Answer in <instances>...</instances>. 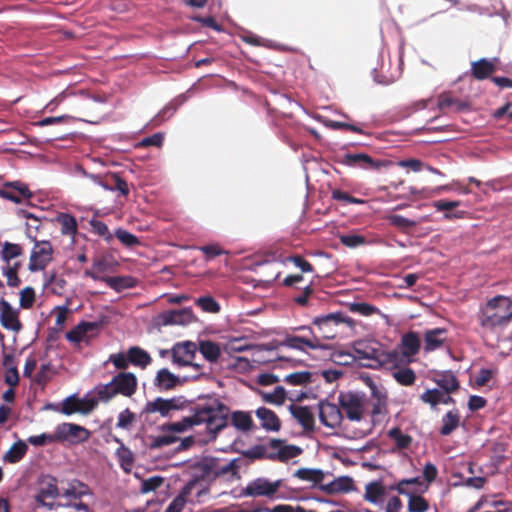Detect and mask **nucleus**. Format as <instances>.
<instances>
[{"label": "nucleus", "instance_id": "f257e3e1", "mask_svg": "<svg viewBox=\"0 0 512 512\" xmlns=\"http://www.w3.org/2000/svg\"><path fill=\"white\" fill-rule=\"evenodd\" d=\"M228 408L220 401L213 399L195 408L191 416L180 421L164 425L163 431L183 433L196 425L205 424L208 431L216 433L227 424Z\"/></svg>", "mask_w": 512, "mask_h": 512}, {"label": "nucleus", "instance_id": "f03ea898", "mask_svg": "<svg viewBox=\"0 0 512 512\" xmlns=\"http://www.w3.org/2000/svg\"><path fill=\"white\" fill-rule=\"evenodd\" d=\"M279 347L293 349L302 353H308L310 350L329 351L332 345L321 343L317 338V333L312 326L292 327L287 331L283 338L278 342Z\"/></svg>", "mask_w": 512, "mask_h": 512}, {"label": "nucleus", "instance_id": "7ed1b4c3", "mask_svg": "<svg viewBox=\"0 0 512 512\" xmlns=\"http://www.w3.org/2000/svg\"><path fill=\"white\" fill-rule=\"evenodd\" d=\"M286 488L284 480L277 479L271 481L264 477L256 478L250 481L243 490V494L249 497H265L270 500H292L295 498V492Z\"/></svg>", "mask_w": 512, "mask_h": 512}, {"label": "nucleus", "instance_id": "20e7f679", "mask_svg": "<svg viewBox=\"0 0 512 512\" xmlns=\"http://www.w3.org/2000/svg\"><path fill=\"white\" fill-rule=\"evenodd\" d=\"M512 318V300L498 295L491 299L483 310L481 325L488 330H496L507 325Z\"/></svg>", "mask_w": 512, "mask_h": 512}, {"label": "nucleus", "instance_id": "39448f33", "mask_svg": "<svg viewBox=\"0 0 512 512\" xmlns=\"http://www.w3.org/2000/svg\"><path fill=\"white\" fill-rule=\"evenodd\" d=\"M197 346L195 343L186 341L183 343H177L172 348V361L178 366H189L194 370V374L186 376L185 379L198 380L201 378H209L212 369L210 366L200 365L193 363L196 356Z\"/></svg>", "mask_w": 512, "mask_h": 512}, {"label": "nucleus", "instance_id": "423d86ee", "mask_svg": "<svg viewBox=\"0 0 512 512\" xmlns=\"http://www.w3.org/2000/svg\"><path fill=\"white\" fill-rule=\"evenodd\" d=\"M338 401L348 420L364 425L366 418V398L364 394L357 392L340 393Z\"/></svg>", "mask_w": 512, "mask_h": 512}, {"label": "nucleus", "instance_id": "0eeeda50", "mask_svg": "<svg viewBox=\"0 0 512 512\" xmlns=\"http://www.w3.org/2000/svg\"><path fill=\"white\" fill-rule=\"evenodd\" d=\"M348 320L341 313H330L317 316L312 320V326L316 328L317 338L321 343L334 339L338 334V326Z\"/></svg>", "mask_w": 512, "mask_h": 512}, {"label": "nucleus", "instance_id": "6e6552de", "mask_svg": "<svg viewBox=\"0 0 512 512\" xmlns=\"http://www.w3.org/2000/svg\"><path fill=\"white\" fill-rule=\"evenodd\" d=\"M89 493L90 490L87 485L78 480H72L67 483L66 487H62L60 489L57 506L74 507L77 510H84L86 512V506L80 501V499Z\"/></svg>", "mask_w": 512, "mask_h": 512}, {"label": "nucleus", "instance_id": "1a4fd4ad", "mask_svg": "<svg viewBox=\"0 0 512 512\" xmlns=\"http://www.w3.org/2000/svg\"><path fill=\"white\" fill-rule=\"evenodd\" d=\"M421 347V340L418 333L410 331L401 337L399 345L400 352L393 351L388 354V361L394 363L398 362L410 363L412 358L419 352Z\"/></svg>", "mask_w": 512, "mask_h": 512}, {"label": "nucleus", "instance_id": "9d476101", "mask_svg": "<svg viewBox=\"0 0 512 512\" xmlns=\"http://www.w3.org/2000/svg\"><path fill=\"white\" fill-rule=\"evenodd\" d=\"M60 489L56 479L50 476L43 478L39 484V490L34 497L36 507L53 509L59 501Z\"/></svg>", "mask_w": 512, "mask_h": 512}, {"label": "nucleus", "instance_id": "9b49d317", "mask_svg": "<svg viewBox=\"0 0 512 512\" xmlns=\"http://www.w3.org/2000/svg\"><path fill=\"white\" fill-rule=\"evenodd\" d=\"M34 246L30 253L28 269L30 272L44 270L53 259V247L49 241H33Z\"/></svg>", "mask_w": 512, "mask_h": 512}, {"label": "nucleus", "instance_id": "f8f14e48", "mask_svg": "<svg viewBox=\"0 0 512 512\" xmlns=\"http://www.w3.org/2000/svg\"><path fill=\"white\" fill-rule=\"evenodd\" d=\"M56 438L60 443L77 445L86 442L90 438V431L83 426L74 423H61L55 427Z\"/></svg>", "mask_w": 512, "mask_h": 512}, {"label": "nucleus", "instance_id": "ddd939ff", "mask_svg": "<svg viewBox=\"0 0 512 512\" xmlns=\"http://www.w3.org/2000/svg\"><path fill=\"white\" fill-rule=\"evenodd\" d=\"M185 403L186 401L181 397H173L170 399L157 397L145 404L142 413L146 415L158 413L162 417H168L172 412L183 409Z\"/></svg>", "mask_w": 512, "mask_h": 512}, {"label": "nucleus", "instance_id": "4468645a", "mask_svg": "<svg viewBox=\"0 0 512 512\" xmlns=\"http://www.w3.org/2000/svg\"><path fill=\"white\" fill-rule=\"evenodd\" d=\"M0 323L1 325L14 333L22 330V324L19 319V309L13 307L5 299L0 300Z\"/></svg>", "mask_w": 512, "mask_h": 512}, {"label": "nucleus", "instance_id": "2eb2a0df", "mask_svg": "<svg viewBox=\"0 0 512 512\" xmlns=\"http://www.w3.org/2000/svg\"><path fill=\"white\" fill-rule=\"evenodd\" d=\"M386 412H387V401H385V400L374 401L370 418L368 419V416L366 415L363 427L358 429L354 433L353 437L354 438H362V437L368 435L371 432L373 426L376 423H379L380 421H382Z\"/></svg>", "mask_w": 512, "mask_h": 512}, {"label": "nucleus", "instance_id": "dca6fc26", "mask_svg": "<svg viewBox=\"0 0 512 512\" xmlns=\"http://www.w3.org/2000/svg\"><path fill=\"white\" fill-rule=\"evenodd\" d=\"M319 419L327 428L335 429L342 423L343 414L336 404L321 402L319 404Z\"/></svg>", "mask_w": 512, "mask_h": 512}, {"label": "nucleus", "instance_id": "f3484780", "mask_svg": "<svg viewBox=\"0 0 512 512\" xmlns=\"http://www.w3.org/2000/svg\"><path fill=\"white\" fill-rule=\"evenodd\" d=\"M117 395L112 381L106 384H99L84 396L89 409H93L99 402H108Z\"/></svg>", "mask_w": 512, "mask_h": 512}, {"label": "nucleus", "instance_id": "a211bd4d", "mask_svg": "<svg viewBox=\"0 0 512 512\" xmlns=\"http://www.w3.org/2000/svg\"><path fill=\"white\" fill-rule=\"evenodd\" d=\"M32 196L27 185L22 182L15 181L6 183L0 190V197L10 200L14 203H22L24 200L29 199Z\"/></svg>", "mask_w": 512, "mask_h": 512}, {"label": "nucleus", "instance_id": "6ab92c4d", "mask_svg": "<svg viewBox=\"0 0 512 512\" xmlns=\"http://www.w3.org/2000/svg\"><path fill=\"white\" fill-rule=\"evenodd\" d=\"M112 384L115 387V391L125 397H131L137 390V378L131 372H121L112 378Z\"/></svg>", "mask_w": 512, "mask_h": 512}, {"label": "nucleus", "instance_id": "aec40b11", "mask_svg": "<svg viewBox=\"0 0 512 512\" xmlns=\"http://www.w3.org/2000/svg\"><path fill=\"white\" fill-rule=\"evenodd\" d=\"M100 326V322L82 321L66 333V339L69 342L78 345L82 341H88L90 333L97 330Z\"/></svg>", "mask_w": 512, "mask_h": 512}, {"label": "nucleus", "instance_id": "412c9836", "mask_svg": "<svg viewBox=\"0 0 512 512\" xmlns=\"http://www.w3.org/2000/svg\"><path fill=\"white\" fill-rule=\"evenodd\" d=\"M391 489L397 491L399 494L408 496L426 492L428 490V484H424L421 477H414L398 481L395 485L391 486Z\"/></svg>", "mask_w": 512, "mask_h": 512}, {"label": "nucleus", "instance_id": "4be33fe9", "mask_svg": "<svg viewBox=\"0 0 512 512\" xmlns=\"http://www.w3.org/2000/svg\"><path fill=\"white\" fill-rule=\"evenodd\" d=\"M447 339V330L444 328H434L424 333V350L431 352L439 349Z\"/></svg>", "mask_w": 512, "mask_h": 512}, {"label": "nucleus", "instance_id": "5701e85b", "mask_svg": "<svg viewBox=\"0 0 512 512\" xmlns=\"http://www.w3.org/2000/svg\"><path fill=\"white\" fill-rule=\"evenodd\" d=\"M321 490L327 494L347 493L354 489L353 479L349 476H340L321 485Z\"/></svg>", "mask_w": 512, "mask_h": 512}, {"label": "nucleus", "instance_id": "b1692460", "mask_svg": "<svg viewBox=\"0 0 512 512\" xmlns=\"http://www.w3.org/2000/svg\"><path fill=\"white\" fill-rule=\"evenodd\" d=\"M55 222L58 224L61 234L71 238L72 242H74V238L78 232L76 218L68 213H58L55 216Z\"/></svg>", "mask_w": 512, "mask_h": 512}, {"label": "nucleus", "instance_id": "393cba45", "mask_svg": "<svg viewBox=\"0 0 512 512\" xmlns=\"http://www.w3.org/2000/svg\"><path fill=\"white\" fill-rule=\"evenodd\" d=\"M270 445L271 448L275 451L276 457L280 461H288L302 453V449L300 447L286 444L281 440H272Z\"/></svg>", "mask_w": 512, "mask_h": 512}, {"label": "nucleus", "instance_id": "a878e982", "mask_svg": "<svg viewBox=\"0 0 512 512\" xmlns=\"http://www.w3.org/2000/svg\"><path fill=\"white\" fill-rule=\"evenodd\" d=\"M387 490L380 481L370 482L365 486L364 498L370 503L382 506L385 502Z\"/></svg>", "mask_w": 512, "mask_h": 512}, {"label": "nucleus", "instance_id": "bb28decb", "mask_svg": "<svg viewBox=\"0 0 512 512\" xmlns=\"http://www.w3.org/2000/svg\"><path fill=\"white\" fill-rule=\"evenodd\" d=\"M289 409L293 418L303 427V429L312 430L314 428V415L310 408L292 404Z\"/></svg>", "mask_w": 512, "mask_h": 512}, {"label": "nucleus", "instance_id": "cd10ccee", "mask_svg": "<svg viewBox=\"0 0 512 512\" xmlns=\"http://www.w3.org/2000/svg\"><path fill=\"white\" fill-rule=\"evenodd\" d=\"M256 416L260 420V425L267 431H279L281 427L278 416L266 407H260L256 410Z\"/></svg>", "mask_w": 512, "mask_h": 512}, {"label": "nucleus", "instance_id": "c85d7f7f", "mask_svg": "<svg viewBox=\"0 0 512 512\" xmlns=\"http://www.w3.org/2000/svg\"><path fill=\"white\" fill-rule=\"evenodd\" d=\"M181 381L178 376L174 375L167 368L160 369L154 379V385L160 391H166L180 385Z\"/></svg>", "mask_w": 512, "mask_h": 512}, {"label": "nucleus", "instance_id": "c756f323", "mask_svg": "<svg viewBox=\"0 0 512 512\" xmlns=\"http://www.w3.org/2000/svg\"><path fill=\"white\" fill-rule=\"evenodd\" d=\"M420 399L435 408L438 404H449L453 402L450 394L440 389H428L421 394Z\"/></svg>", "mask_w": 512, "mask_h": 512}, {"label": "nucleus", "instance_id": "7c9ffc66", "mask_svg": "<svg viewBox=\"0 0 512 512\" xmlns=\"http://www.w3.org/2000/svg\"><path fill=\"white\" fill-rule=\"evenodd\" d=\"M498 60L496 58L492 60L480 59L479 61L473 62L471 65V71L476 79L483 80L488 78L495 71V64Z\"/></svg>", "mask_w": 512, "mask_h": 512}, {"label": "nucleus", "instance_id": "2f4dec72", "mask_svg": "<svg viewBox=\"0 0 512 512\" xmlns=\"http://www.w3.org/2000/svg\"><path fill=\"white\" fill-rule=\"evenodd\" d=\"M116 442L119 443V447L115 452L117 461L125 473H130L134 467V454L119 439H116Z\"/></svg>", "mask_w": 512, "mask_h": 512}, {"label": "nucleus", "instance_id": "473e14b6", "mask_svg": "<svg viewBox=\"0 0 512 512\" xmlns=\"http://www.w3.org/2000/svg\"><path fill=\"white\" fill-rule=\"evenodd\" d=\"M345 159L346 164L349 166L363 169H378L380 167L379 163L375 162L372 157L364 153L347 154Z\"/></svg>", "mask_w": 512, "mask_h": 512}, {"label": "nucleus", "instance_id": "72a5a7b5", "mask_svg": "<svg viewBox=\"0 0 512 512\" xmlns=\"http://www.w3.org/2000/svg\"><path fill=\"white\" fill-rule=\"evenodd\" d=\"M23 253V249L19 244L4 242L0 252V258L3 264L21 263L18 257Z\"/></svg>", "mask_w": 512, "mask_h": 512}, {"label": "nucleus", "instance_id": "f704fd0d", "mask_svg": "<svg viewBox=\"0 0 512 512\" xmlns=\"http://www.w3.org/2000/svg\"><path fill=\"white\" fill-rule=\"evenodd\" d=\"M161 318L165 325H185L191 321L192 314L186 309L175 310L164 313Z\"/></svg>", "mask_w": 512, "mask_h": 512}, {"label": "nucleus", "instance_id": "c9c22d12", "mask_svg": "<svg viewBox=\"0 0 512 512\" xmlns=\"http://www.w3.org/2000/svg\"><path fill=\"white\" fill-rule=\"evenodd\" d=\"M90 410L91 409H89V405L84 400V397L82 399H78L75 396L66 398L61 407V412L65 415H71L76 412H88Z\"/></svg>", "mask_w": 512, "mask_h": 512}, {"label": "nucleus", "instance_id": "e433bc0d", "mask_svg": "<svg viewBox=\"0 0 512 512\" xmlns=\"http://www.w3.org/2000/svg\"><path fill=\"white\" fill-rule=\"evenodd\" d=\"M438 107L441 110L449 109L453 112H461L467 110L469 105L467 102L453 98L449 94H441L438 97Z\"/></svg>", "mask_w": 512, "mask_h": 512}, {"label": "nucleus", "instance_id": "4c0bfd02", "mask_svg": "<svg viewBox=\"0 0 512 512\" xmlns=\"http://www.w3.org/2000/svg\"><path fill=\"white\" fill-rule=\"evenodd\" d=\"M130 364L140 367L146 368L152 361L150 354L144 349L133 346L128 349Z\"/></svg>", "mask_w": 512, "mask_h": 512}, {"label": "nucleus", "instance_id": "58836bf2", "mask_svg": "<svg viewBox=\"0 0 512 512\" xmlns=\"http://www.w3.org/2000/svg\"><path fill=\"white\" fill-rule=\"evenodd\" d=\"M27 450V444L24 441L19 440L15 442L3 455V461L11 464L18 463L26 455Z\"/></svg>", "mask_w": 512, "mask_h": 512}, {"label": "nucleus", "instance_id": "ea45409f", "mask_svg": "<svg viewBox=\"0 0 512 512\" xmlns=\"http://www.w3.org/2000/svg\"><path fill=\"white\" fill-rule=\"evenodd\" d=\"M460 423V414L458 410L448 411L442 418V426L440 428V434L447 436L450 435Z\"/></svg>", "mask_w": 512, "mask_h": 512}, {"label": "nucleus", "instance_id": "a19ab883", "mask_svg": "<svg viewBox=\"0 0 512 512\" xmlns=\"http://www.w3.org/2000/svg\"><path fill=\"white\" fill-rule=\"evenodd\" d=\"M21 263H13V264H2L1 272L4 277H6L7 285L9 287L16 288L20 285L21 280L18 277V271L21 268Z\"/></svg>", "mask_w": 512, "mask_h": 512}, {"label": "nucleus", "instance_id": "79ce46f5", "mask_svg": "<svg viewBox=\"0 0 512 512\" xmlns=\"http://www.w3.org/2000/svg\"><path fill=\"white\" fill-rule=\"evenodd\" d=\"M232 425L241 431H249L253 426V420L249 412L235 411L231 414Z\"/></svg>", "mask_w": 512, "mask_h": 512}, {"label": "nucleus", "instance_id": "37998d69", "mask_svg": "<svg viewBox=\"0 0 512 512\" xmlns=\"http://www.w3.org/2000/svg\"><path fill=\"white\" fill-rule=\"evenodd\" d=\"M324 472L320 469L301 468L294 473V477L310 482L312 484L321 483L324 479Z\"/></svg>", "mask_w": 512, "mask_h": 512}, {"label": "nucleus", "instance_id": "c03bdc74", "mask_svg": "<svg viewBox=\"0 0 512 512\" xmlns=\"http://www.w3.org/2000/svg\"><path fill=\"white\" fill-rule=\"evenodd\" d=\"M199 351L203 355V357L213 363L216 362L221 354V349L218 344L212 341H201L199 343Z\"/></svg>", "mask_w": 512, "mask_h": 512}, {"label": "nucleus", "instance_id": "a18cd8bd", "mask_svg": "<svg viewBox=\"0 0 512 512\" xmlns=\"http://www.w3.org/2000/svg\"><path fill=\"white\" fill-rule=\"evenodd\" d=\"M440 390L451 393L458 389L459 383L456 376L451 372H445L437 376L435 379Z\"/></svg>", "mask_w": 512, "mask_h": 512}, {"label": "nucleus", "instance_id": "49530a36", "mask_svg": "<svg viewBox=\"0 0 512 512\" xmlns=\"http://www.w3.org/2000/svg\"><path fill=\"white\" fill-rule=\"evenodd\" d=\"M195 485L194 481H190L185 485L182 492L175 497L172 502L167 507L170 512H181L186 504V495L191 491L193 486Z\"/></svg>", "mask_w": 512, "mask_h": 512}, {"label": "nucleus", "instance_id": "de8ad7c7", "mask_svg": "<svg viewBox=\"0 0 512 512\" xmlns=\"http://www.w3.org/2000/svg\"><path fill=\"white\" fill-rule=\"evenodd\" d=\"M261 397L267 403L282 405L286 400V391L282 386H277L270 392H261Z\"/></svg>", "mask_w": 512, "mask_h": 512}, {"label": "nucleus", "instance_id": "09e8293b", "mask_svg": "<svg viewBox=\"0 0 512 512\" xmlns=\"http://www.w3.org/2000/svg\"><path fill=\"white\" fill-rule=\"evenodd\" d=\"M4 366L7 367L5 382L10 386H16L19 382V375L12 356L6 355L4 357Z\"/></svg>", "mask_w": 512, "mask_h": 512}, {"label": "nucleus", "instance_id": "8fccbe9b", "mask_svg": "<svg viewBox=\"0 0 512 512\" xmlns=\"http://www.w3.org/2000/svg\"><path fill=\"white\" fill-rule=\"evenodd\" d=\"M393 378L401 385L410 386L414 384L416 380L415 372L408 367L399 368L393 373Z\"/></svg>", "mask_w": 512, "mask_h": 512}, {"label": "nucleus", "instance_id": "3c124183", "mask_svg": "<svg viewBox=\"0 0 512 512\" xmlns=\"http://www.w3.org/2000/svg\"><path fill=\"white\" fill-rule=\"evenodd\" d=\"M388 436L395 442L399 449H406L411 445L412 438L403 433L399 428H392L388 431Z\"/></svg>", "mask_w": 512, "mask_h": 512}, {"label": "nucleus", "instance_id": "603ef678", "mask_svg": "<svg viewBox=\"0 0 512 512\" xmlns=\"http://www.w3.org/2000/svg\"><path fill=\"white\" fill-rule=\"evenodd\" d=\"M252 348H254V346L248 343L244 338H231L224 346V350L227 353L242 352Z\"/></svg>", "mask_w": 512, "mask_h": 512}, {"label": "nucleus", "instance_id": "864d4df0", "mask_svg": "<svg viewBox=\"0 0 512 512\" xmlns=\"http://www.w3.org/2000/svg\"><path fill=\"white\" fill-rule=\"evenodd\" d=\"M408 511L409 512H427L429 509L428 501L419 494L408 495Z\"/></svg>", "mask_w": 512, "mask_h": 512}, {"label": "nucleus", "instance_id": "5fc2aeb1", "mask_svg": "<svg viewBox=\"0 0 512 512\" xmlns=\"http://www.w3.org/2000/svg\"><path fill=\"white\" fill-rule=\"evenodd\" d=\"M27 442L33 446H46L58 443L56 438V429L53 433H42L40 435H33L28 437Z\"/></svg>", "mask_w": 512, "mask_h": 512}, {"label": "nucleus", "instance_id": "6e6d98bb", "mask_svg": "<svg viewBox=\"0 0 512 512\" xmlns=\"http://www.w3.org/2000/svg\"><path fill=\"white\" fill-rule=\"evenodd\" d=\"M340 242L349 248H356L367 243L366 238L357 233L342 234L339 236Z\"/></svg>", "mask_w": 512, "mask_h": 512}, {"label": "nucleus", "instance_id": "4d7b16f0", "mask_svg": "<svg viewBox=\"0 0 512 512\" xmlns=\"http://www.w3.org/2000/svg\"><path fill=\"white\" fill-rule=\"evenodd\" d=\"M135 421V414L131 412L129 409H125L119 413L116 427L124 430H129L133 426Z\"/></svg>", "mask_w": 512, "mask_h": 512}, {"label": "nucleus", "instance_id": "13d9d810", "mask_svg": "<svg viewBox=\"0 0 512 512\" xmlns=\"http://www.w3.org/2000/svg\"><path fill=\"white\" fill-rule=\"evenodd\" d=\"M243 41H245L248 44L255 45V46H265L269 48H277L278 45H276L274 42L269 41L263 37H261L259 34H240Z\"/></svg>", "mask_w": 512, "mask_h": 512}, {"label": "nucleus", "instance_id": "bf43d9fd", "mask_svg": "<svg viewBox=\"0 0 512 512\" xmlns=\"http://www.w3.org/2000/svg\"><path fill=\"white\" fill-rule=\"evenodd\" d=\"M85 276H88L92 278L95 281H104L107 283L111 288L119 289L121 287L122 279L118 277H100L99 272L92 270L85 271Z\"/></svg>", "mask_w": 512, "mask_h": 512}, {"label": "nucleus", "instance_id": "052dcab7", "mask_svg": "<svg viewBox=\"0 0 512 512\" xmlns=\"http://www.w3.org/2000/svg\"><path fill=\"white\" fill-rule=\"evenodd\" d=\"M331 359L339 365H350L355 361V356L344 350H335L330 354Z\"/></svg>", "mask_w": 512, "mask_h": 512}, {"label": "nucleus", "instance_id": "680f3d73", "mask_svg": "<svg viewBox=\"0 0 512 512\" xmlns=\"http://www.w3.org/2000/svg\"><path fill=\"white\" fill-rule=\"evenodd\" d=\"M109 362H111L117 369L125 370L130 365L129 353L119 352L109 356Z\"/></svg>", "mask_w": 512, "mask_h": 512}, {"label": "nucleus", "instance_id": "e2e57ef3", "mask_svg": "<svg viewBox=\"0 0 512 512\" xmlns=\"http://www.w3.org/2000/svg\"><path fill=\"white\" fill-rule=\"evenodd\" d=\"M35 301V291L32 287H25L20 291V307L29 309Z\"/></svg>", "mask_w": 512, "mask_h": 512}, {"label": "nucleus", "instance_id": "0e129e2a", "mask_svg": "<svg viewBox=\"0 0 512 512\" xmlns=\"http://www.w3.org/2000/svg\"><path fill=\"white\" fill-rule=\"evenodd\" d=\"M178 441V437L174 435V433L166 432L162 435L155 437L152 441L151 446L153 448H160L164 446H169Z\"/></svg>", "mask_w": 512, "mask_h": 512}, {"label": "nucleus", "instance_id": "69168bd1", "mask_svg": "<svg viewBox=\"0 0 512 512\" xmlns=\"http://www.w3.org/2000/svg\"><path fill=\"white\" fill-rule=\"evenodd\" d=\"M196 303L205 312L216 313L220 310L219 304L209 296L200 297Z\"/></svg>", "mask_w": 512, "mask_h": 512}, {"label": "nucleus", "instance_id": "338daca9", "mask_svg": "<svg viewBox=\"0 0 512 512\" xmlns=\"http://www.w3.org/2000/svg\"><path fill=\"white\" fill-rule=\"evenodd\" d=\"M115 235L118 240L126 246L132 247L139 243L137 237L124 229H117Z\"/></svg>", "mask_w": 512, "mask_h": 512}, {"label": "nucleus", "instance_id": "774afa93", "mask_svg": "<svg viewBox=\"0 0 512 512\" xmlns=\"http://www.w3.org/2000/svg\"><path fill=\"white\" fill-rule=\"evenodd\" d=\"M265 512H307L308 510L304 509L299 505H289V504H278L273 507H264Z\"/></svg>", "mask_w": 512, "mask_h": 512}]
</instances>
